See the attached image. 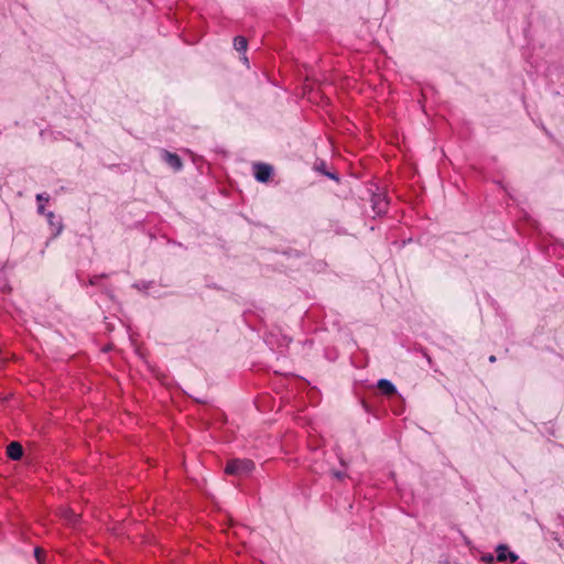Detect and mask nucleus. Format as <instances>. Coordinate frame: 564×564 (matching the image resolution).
<instances>
[{"instance_id": "nucleus-20", "label": "nucleus", "mask_w": 564, "mask_h": 564, "mask_svg": "<svg viewBox=\"0 0 564 564\" xmlns=\"http://www.w3.org/2000/svg\"><path fill=\"white\" fill-rule=\"evenodd\" d=\"M242 62H243L245 64H248V57H247L246 55H243V57H242Z\"/></svg>"}, {"instance_id": "nucleus-1", "label": "nucleus", "mask_w": 564, "mask_h": 564, "mask_svg": "<svg viewBox=\"0 0 564 564\" xmlns=\"http://www.w3.org/2000/svg\"><path fill=\"white\" fill-rule=\"evenodd\" d=\"M254 469V463L248 458L229 459L225 466V474L236 477L248 476Z\"/></svg>"}, {"instance_id": "nucleus-2", "label": "nucleus", "mask_w": 564, "mask_h": 564, "mask_svg": "<svg viewBox=\"0 0 564 564\" xmlns=\"http://www.w3.org/2000/svg\"><path fill=\"white\" fill-rule=\"evenodd\" d=\"M389 200L384 193H373L371 195V207L376 215L381 216L387 213Z\"/></svg>"}, {"instance_id": "nucleus-11", "label": "nucleus", "mask_w": 564, "mask_h": 564, "mask_svg": "<svg viewBox=\"0 0 564 564\" xmlns=\"http://www.w3.org/2000/svg\"><path fill=\"white\" fill-rule=\"evenodd\" d=\"M153 284V281H139L133 284V288L138 289L139 291L149 293V290Z\"/></svg>"}, {"instance_id": "nucleus-5", "label": "nucleus", "mask_w": 564, "mask_h": 564, "mask_svg": "<svg viewBox=\"0 0 564 564\" xmlns=\"http://www.w3.org/2000/svg\"><path fill=\"white\" fill-rule=\"evenodd\" d=\"M496 558L498 562H506L510 561L511 563H514L518 561L519 556L509 550V547L505 544H499L496 547Z\"/></svg>"}, {"instance_id": "nucleus-19", "label": "nucleus", "mask_w": 564, "mask_h": 564, "mask_svg": "<svg viewBox=\"0 0 564 564\" xmlns=\"http://www.w3.org/2000/svg\"><path fill=\"white\" fill-rule=\"evenodd\" d=\"M489 361H490V362H495V361H496V356L491 355V356L489 357Z\"/></svg>"}, {"instance_id": "nucleus-16", "label": "nucleus", "mask_w": 564, "mask_h": 564, "mask_svg": "<svg viewBox=\"0 0 564 564\" xmlns=\"http://www.w3.org/2000/svg\"><path fill=\"white\" fill-rule=\"evenodd\" d=\"M324 175L329 177L330 180L338 181V176L335 173L323 171Z\"/></svg>"}, {"instance_id": "nucleus-10", "label": "nucleus", "mask_w": 564, "mask_h": 564, "mask_svg": "<svg viewBox=\"0 0 564 564\" xmlns=\"http://www.w3.org/2000/svg\"><path fill=\"white\" fill-rule=\"evenodd\" d=\"M234 47L239 53H246L248 47V41L245 36L238 35L234 39Z\"/></svg>"}, {"instance_id": "nucleus-6", "label": "nucleus", "mask_w": 564, "mask_h": 564, "mask_svg": "<svg viewBox=\"0 0 564 564\" xmlns=\"http://www.w3.org/2000/svg\"><path fill=\"white\" fill-rule=\"evenodd\" d=\"M162 159L169 164L174 171H181L183 169V162L181 158L167 150H162Z\"/></svg>"}, {"instance_id": "nucleus-9", "label": "nucleus", "mask_w": 564, "mask_h": 564, "mask_svg": "<svg viewBox=\"0 0 564 564\" xmlns=\"http://www.w3.org/2000/svg\"><path fill=\"white\" fill-rule=\"evenodd\" d=\"M377 387L382 392V394L387 397H391L398 393L397 387L388 379H379Z\"/></svg>"}, {"instance_id": "nucleus-15", "label": "nucleus", "mask_w": 564, "mask_h": 564, "mask_svg": "<svg viewBox=\"0 0 564 564\" xmlns=\"http://www.w3.org/2000/svg\"><path fill=\"white\" fill-rule=\"evenodd\" d=\"M333 476L337 479H344L346 477V474L344 471L334 470Z\"/></svg>"}, {"instance_id": "nucleus-13", "label": "nucleus", "mask_w": 564, "mask_h": 564, "mask_svg": "<svg viewBox=\"0 0 564 564\" xmlns=\"http://www.w3.org/2000/svg\"><path fill=\"white\" fill-rule=\"evenodd\" d=\"M35 198L39 203L43 204V202L46 203L50 200V195L47 193H39Z\"/></svg>"}, {"instance_id": "nucleus-7", "label": "nucleus", "mask_w": 564, "mask_h": 564, "mask_svg": "<svg viewBox=\"0 0 564 564\" xmlns=\"http://www.w3.org/2000/svg\"><path fill=\"white\" fill-rule=\"evenodd\" d=\"M108 276H109V274H107V273H101V274L93 275V276L89 278L87 284H89L91 286H100V280L101 279H106ZM101 292L104 294H106L107 296H109L110 299L113 297V291H112V289L109 285H101Z\"/></svg>"}, {"instance_id": "nucleus-3", "label": "nucleus", "mask_w": 564, "mask_h": 564, "mask_svg": "<svg viewBox=\"0 0 564 564\" xmlns=\"http://www.w3.org/2000/svg\"><path fill=\"white\" fill-rule=\"evenodd\" d=\"M273 173V169L271 165L265 163H256L253 165V175L254 178L260 183H265L270 180Z\"/></svg>"}, {"instance_id": "nucleus-14", "label": "nucleus", "mask_w": 564, "mask_h": 564, "mask_svg": "<svg viewBox=\"0 0 564 564\" xmlns=\"http://www.w3.org/2000/svg\"><path fill=\"white\" fill-rule=\"evenodd\" d=\"M34 556L36 561L41 564L42 563V550L40 547L34 549Z\"/></svg>"}, {"instance_id": "nucleus-4", "label": "nucleus", "mask_w": 564, "mask_h": 564, "mask_svg": "<svg viewBox=\"0 0 564 564\" xmlns=\"http://www.w3.org/2000/svg\"><path fill=\"white\" fill-rule=\"evenodd\" d=\"M45 217L47 219L48 226L52 231V237L56 238L61 235V232L64 229L63 220L61 216H56L53 212H47L45 214Z\"/></svg>"}, {"instance_id": "nucleus-8", "label": "nucleus", "mask_w": 564, "mask_h": 564, "mask_svg": "<svg viewBox=\"0 0 564 564\" xmlns=\"http://www.w3.org/2000/svg\"><path fill=\"white\" fill-rule=\"evenodd\" d=\"M24 451L22 445L13 441L7 446V456L12 460H20L23 457Z\"/></svg>"}, {"instance_id": "nucleus-12", "label": "nucleus", "mask_w": 564, "mask_h": 564, "mask_svg": "<svg viewBox=\"0 0 564 564\" xmlns=\"http://www.w3.org/2000/svg\"><path fill=\"white\" fill-rule=\"evenodd\" d=\"M481 561L487 564H494L495 561H497V558H496V555H494L491 553H486L481 556Z\"/></svg>"}, {"instance_id": "nucleus-18", "label": "nucleus", "mask_w": 564, "mask_h": 564, "mask_svg": "<svg viewBox=\"0 0 564 564\" xmlns=\"http://www.w3.org/2000/svg\"><path fill=\"white\" fill-rule=\"evenodd\" d=\"M424 357L426 358L429 365L432 367L433 361H432V358L429 356V354L424 352Z\"/></svg>"}, {"instance_id": "nucleus-17", "label": "nucleus", "mask_w": 564, "mask_h": 564, "mask_svg": "<svg viewBox=\"0 0 564 564\" xmlns=\"http://www.w3.org/2000/svg\"><path fill=\"white\" fill-rule=\"evenodd\" d=\"M37 213H39L40 215H44V216H45V214L47 213V212H46V209H45V207H44V205H43V204H41V203H39V206H37Z\"/></svg>"}]
</instances>
